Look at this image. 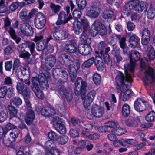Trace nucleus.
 <instances>
[{"mask_svg":"<svg viewBox=\"0 0 155 155\" xmlns=\"http://www.w3.org/2000/svg\"><path fill=\"white\" fill-rule=\"evenodd\" d=\"M125 74V79L123 74L119 72V74L116 77V80L117 83L116 86L117 91L120 93L119 96L124 101H127L129 98L131 94V91L129 87L131 85L132 81V77L133 75Z\"/></svg>","mask_w":155,"mask_h":155,"instance_id":"obj_1","label":"nucleus"},{"mask_svg":"<svg viewBox=\"0 0 155 155\" xmlns=\"http://www.w3.org/2000/svg\"><path fill=\"white\" fill-rule=\"evenodd\" d=\"M87 83L85 81H83L82 78H78L76 81L75 84V93L77 96L81 95L83 100V104L85 108H87L93 101L96 94L94 90L89 92L86 96H84L86 93Z\"/></svg>","mask_w":155,"mask_h":155,"instance_id":"obj_2","label":"nucleus"},{"mask_svg":"<svg viewBox=\"0 0 155 155\" xmlns=\"http://www.w3.org/2000/svg\"><path fill=\"white\" fill-rule=\"evenodd\" d=\"M50 75L47 71L44 74H40L38 78L33 77L32 78V89L36 96L39 98L43 99L44 97L43 94L38 87V83L41 86L44 88L48 89V81Z\"/></svg>","mask_w":155,"mask_h":155,"instance_id":"obj_3","label":"nucleus"},{"mask_svg":"<svg viewBox=\"0 0 155 155\" xmlns=\"http://www.w3.org/2000/svg\"><path fill=\"white\" fill-rule=\"evenodd\" d=\"M16 89L19 93L22 94L24 96L26 107L28 110L27 113L25 116V119L27 124L29 125L32 123L35 118L34 112L31 110V104L27 99L30 95V89L28 87H24L22 83H18L17 84Z\"/></svg>","mask_w":155,"mask_h":155,"instance_id":"obj_4","label":"nucleus"},{"mask_svg":"<svg viewBox=\"0 0 155 155\" xmlns=\"http://www.w3.org/2000/svg\"><path fill=\"white\" fill-rule=\"evenodd\" d=\"M61 57L59 58V61L68 67V71L70 75L71 81L74 82L76 77L77 71L80 68V64L77 62L74 64V59L70 55L63 54Z\"/></svg>","mask_w":155,"mask_h":155,"instance_id":"obj_5","label":"nucleus"},{"mask_svg":"<svg viewBox=\"0 0 155 155\" xmlns=\"http://www.w3.org/2000/svg\"><path fill=\"white\" fill-rule=\"evenodd\" d=\"M148 61L146 58H143L140 61V66L145 70V76L143 78V81L145 85L149 86L152 84L154 80L153 70L147 64Z\"/></svg>","mask_w":155,"mask_h":155,"instance_id":"obj_6","label":"nucleus"},{"mask_svg":"<svg viewBox=\"0 0 155 155\" xmlns=\"http://www.w3.org/2000/svg\"><path fill=\"white\" fill-rule=\"evenodd\" d=\"M129 55L130 59V64H126L124 65L125 73L127 74V76L128 74H132L133 75V72L135 66V62L139 60L140 56L139 52L136 51H132L130 52Z\"/></svg>","mask_w":155,"mask_h":155,"instance_id":"obj_7","label":"nucleus"},{"mask_svg":"<svg viewBox=\"0 0 155 155\" xmlns=\"http://www.w3.org/2000/svg\"><path fill=\"white\" fill-rule=\"evenodd\" d=\"M85 113L87 117L89 119H92L94 117L99 118L103 116L104 109L100 106L94 104L89 109H86Z\"/></svg>","mask_w":155,"mask_h":155,"instance_id":"obj_8","label":"nucleus"},{"mask_svg":"<svg viewBox=\"0 0 155 155\" xmlns=\"http://www.w3.org/2000/svg\"><path fill=\"white\" fill-rule=\"evenodd\" d=\"M90 31L91 35L95 36L98 33L101 35L106 34L107 30L104 25L101 23L98 20H96L92 25Z\"/></svg>","mask_w":155,"mask_h":155,"instance_id":"obj_9","label":"nucleus"},{"mask_svg":"<svg viewBox=\"0 0 155 155\" xmlns=\"http://www.w3.org/2000/svg\"><path fill=\"white\" fill-rule=\"evenodd\" d=\"M82 22L83 25V31L80 37V41L83 44H90L91 42V39L86 32L89 28L88 22L87 19L82 20Z\"/></svg>","mask_w":155,"mask_h":155,"instance_id":"obj_10","label":"nucleus"},{"mask_svg":"<svg viewBox=\"0 0 155 155\" xmlns=\"http://www.w3.org/2000/svg\"><path fill=\"white\" fill-rule=\"evenodd\" d=\"M54 78L61 83H64L67 81L68 74L66 71L62 69L57 68L53 71Z\"/></svg>","mask_w":155,"mask_h":155,"instance_id":"obj_11","label":"nucleus"},{"mask_svg":"<svg viewBox=\"0 0 155 155\" xmlns=\"http://www.w3.org/2000/svg\"><path fill=\"white\" fill-rule=\"evenodd\" d=\"M64 9L66 11L67 15L63 12H60L58 15V19L56 22L57 25H60L67 23L72 17L70 13V7L66 6L64 7Z\"/></svg>","mask_w":155,"mask_h":155,"instance_id":"obj_12","label":"nucleus"},{"mask_svg":"<svg viewBox=\"0 0 155 155\" xmlns=\"http://www.w3.org/2000/svg\"><path fill=\"white\" fill-rule=\"evenodd\" d=\"M35 27L37 28L42 29L46 23L45 18L44 14L41 12L37 13L35 17Z\"/></svg>","mask_w":155,"mask_h":155,"instance_id":"obj_13","label":"nucleus"},{"mask_svg":"<svg viewBox=\"0 0 155 155\" xmlns=\"http://www.w3.org/2000/svg\"><path fill=\"white\" fill-rule=\"evenodd\" d=\"M20 70L21 74L23 76L25 75L27 78V79H24L22 78L20 79L21 82H18V83H22L23 87H27L26 86H25L24 84H25L28 85H29L30 84V81L29 80V78L30 76V71L28 68L23 67H20L19 70Z\"/></svg>","mask_w":155,"mask_h":155,"instance_id":"obj_14","label":"nucleus"},{"mask_svg":"<svg viewBox=\"0 0 155 155\" xmlns=\"http://www.w3.org/2000/svg\"><path fill=\"white\" fill-rule=\"evenodd\" d=\"M54 38L58 40H62L65 38L69 39L72 36L68 33V31L65 29H61L54 32L53 33Z\"/></svg>","mask_w":155,"mask_h":155,"instance_id":"obj_15","label":"nucleus"},{"mask_svg":"<svg viewBox=\"0 0 155 155\" xmlns=\"http://www.w3.org/2000/svg\"><path fill=\"white\" fill-rule=\"evenodd\" d=\"M20 29L21 33L27 36H31L34 31L31 26L28 23H23L20 25Z\"/></svg>","mask_w":155,"mask_h":155,"instance_id":"obj_16","label":"nucleus"},{"mask_svg":"<svg viewBox=\"0 0 155 155\" xmlns=\"http://www.w3.org/2000/svg\"><path fill=\"white\" fill-rule=\"evenodd\" d=\"M147 103L143 100L139 98L136 100L134 104L135 110L139 112L144 111L146 109Z\"/></svg>","mask_w":155,"mask_h":155,"instance_id":"obj_17","label":"nucleus"},{"mask_svg":"<svg viewBox=\"0 0 155 155\" xmlns=\"http://www.w3.org/2000/svg\"><path fill=\"white\" fill-rule=\"evenodd\" d=\"M60 95L63 99L70 101L73 98V92L70 89H63L60 91Z\"/></svg>","mask_w":155,"mask_h":155,"instance_id":"obj_18","label":"nucleus"},{"mask_svg":"<svg viewBox=\"0 0 155 155\" xmlns=\"http://www.w3.org/2000/svg\"><path fill=\"white\" fill-rule=\"evenodd\" d=\"M76 43V41L75 40L69 41V43L66 44L64 46V50L71 53L75 52L77 49V47L75 45Z\"/></svg>","mask_w":155,"mask_h":155,"instance_id":"obj_19","label":"nucleus"},{"mask_svg":"<svg viewBox=\"0 0 155 155\" xmlns=\"http://www.w3.org/2000/svg\"><path fill=\"white\" fill-rule=\"evenodd\" d=\"M100 8L97 6H92L86 12V15L88 16L94 18L97 17L100 12Z\"/></svg>","mask_w":155,"mask_h":155,"instance_id":"obj_20","label":"nucleus"},{"mask_svg":"<svg viewBox=\"0 0 155 155\" xmlns=\"http://www.w3.org/2000/svg\"><path fill=\"white\" fill-rule=\"evenodd\" d=\"M78 51L81 55H87L91 53L92 48L91 47L88 45H83L79 46Z\"/></svg>","mask_w":155,"mask_h":155,"instance_id":"obj_21","label":"nucleus"},{"mask_svg":"<svg viewBox=\"0 0 155 155\" xmlns=\"http://www.w3.org/2000/svg\"><path fill=\"white\" fill-rule=\"evenodd\" d=\"M56 62V58L53 55L48 56L46 58L45 65L47 70L50 69L54 64Z\"/></svg>","mask_w":155,"mask_h":155,"instance_id":"obj_22","label":"nucleus"},{"mask_svg":"<svg viewBox=\"0 0 155 155\" xmlns=\"http://www.w3.org/2000/svg\"><path fill=\"white\" fill-rule=\"evenodd\" d=\"M150 38V33L147 28H144L143 31L142 35L141 43L143 45H147Z\"/></svg>","mask_w":155,"mask_h":155,"instance_id":"obj_23","label":"nucleus"},{"mask_svg":"<svg viewBox=\"0 0 155 155\" xmlns=\"http://www.w3.org/2000/svg\"><path fill=\"white\" fill-rule=\"evenodd\" d=\"M8 116L6 107L3 105H0V122L5 121Z\"/></svg>","mask_w":155,"mask_h":155,"instance_id":"obj_24","label":"nucleus"},{"mask_svg":"<svg viewBox=\"0 0 155 155\" xmlns=\"http://www.w3.org/2000/svg\"><path fill=\"white\" fill-rule=\"evenodd\" d=\"M94 62L98 70L102 71L103 70L104 65L102 59L100 56H96L94 58Z\"/></svg>","mask_w":155,"mask_h":155,"instance_id":"obj_25","label":"nucleus"},{"mask_svg":"<svg viewBox=\"0 0 155 155\" xmlns=\"http://www.w3.org/2000/svg\"><path fill=\"white\" fill-rule=\"evenodd\" d=\"M41 114L45 117H50L55 114V112L53 109L48 107H45L42 109Z\"/></svg>","mask_w":155,"mask_h":155,"instance_id":"obj_26","label":"nucleus"},{"mask_svg":"<svg viewBox=\"0 0 155 155\" xmlns=\"http://www.w3.org/2000/svg\"><path fill=\"white\" fill-rule=\"evenodd\" d=\"M105 126L109 130V132H111L113 133L114 129L118 127L119 125L118 123L114 121H109L105 123Z\"/></svg>","mask_w":155,"mask_h":155,"instance_id":"obj_27","label":"nucleus"},{"mask_svg":"<svg viewBox=\"0 0 155 155\" xmlns=\"http://www.w3.org/2000/svg\"><path fill=\"white\" fill-rule=\"evenodd\" d=\"M84 19H86L84 18L81 20L82 21ZM81 24L83 26L82 22L81 23L78 19H76L73 22V29L74 31V32L77 34H79L80 32L81 31Z\"/></svg>","mask_w":155,"mask_h":155,"instance_id":"obj_28","label":"nucleus"},{"mask_svg":"<svg viewBox=\"0 0 155 155\" xmlns=\"http://www.w3.org/2000/svg\"><path fill=\"white\" fill-rule=\"evenodd\" d=\"M146 53L150 60H153L155 57L154 49L151 45L148 46L146 49Z\"/></svg>","mask_w":155,"mask_h":155,"instance_id":"obj_29","label":"nucleus"},{"mask_svg":"<svg viewBox=\"0 0 155 155\" xmlns=\"http://www.w3.org/2000/svg\"><path fill=\"white\" fill-rule=\"evenodd\" d=\"M138 3V0H132L126 3L124 7V10L129 11L134 9V5Z\"/></svg>","mask_w":155,"mask_h":155,"instance_id":"obj_30","label":"nucleus"},{"mask_svg":"<svg viewBox=\"0 0 155 155\" xmlns=\"http://www.w3.org/2000/svg\"><path fill=\"white\" fill-rule=\"evenodd\" d=\"M10 104L11 105H15L16 106L21 105L22 103V99L19 97L16 96L11 99L10 101Z\"/></svg>","mask_w":155,"mask_h":155,"instance_id":"obj_31","label":"nucleus"},{"mask_svg":"<svg viewBox=\"0 0 155 155\" xmlns=\"http://www.w3.org/2000/svg\"><path fill=\"white\" fill-rule=\"evenodd\" d=\"M122 114L125 117H127L129 115L130 113V110L129 105L127 104H124L122 107Z\"/></svg>","mask_w":155,"mask_h":155,"instance_id":"obj_32","label":"nucleus"},{"mask_svg":"<svg viewBox=\"0 0 155 155\" xmlns=\"http://www.w3.org/2000/svg\"><path fill=\"white\" fill-rule=\"evenodd\" d=\"M145 120L148 122H152L155 120V112L153 110L149 112L145 117Z\"/></svg>","mask_w":155,"mask_h":155,"instance_id":"obj_33","label":"nucleus"},{"mask_svg":"<svg viewBox=\"0 0 155 155\" xmlns=\"http://www.w3.org/2000/svg\"><path fill=\"white\" fill-rule=\"evenodd\" d=\"M8 108L10 116L11 117H16L17 114V110L12 105H9L8 106Z\"/></svg>","mask_w":155,"mask_h":155,"instance_id":"obj_34","label":"nucleus"},{"mask_svg":"<svg viewBox=\"0 0 155 155\" xmlns=\"http://www.w3.org/2000/svg\"><path fill=\"white\" fill-rule=\"evenodd\" d=\"M134 9L138 11V12H142L145 8V5L144 3L143 2H139L138 0V3L134 5Z\"/></svg>","mask_w":155,"mask_h":155,"instance_id":"obj_35","label":"nucleus"},{"mask_svg":"<svg viewBox=\"0 0 155 155\" xmlns=\"http://www.w3.org/2000/svg\"><path fill=\"white\" fill-rule=\"evenodd\" d=\"M19 134V130L17 129L16 130H12L10 133V140L11 142L15 141L16 138L18 137Z\"/></svg>","mask_w":155,"mask_h":155,"instance_id":"obj_36","label":"nucleus"},{"mask_svg":"<svg viewBox=\"0 0 155 155\" xmlns=\"http://www.w3.org/2000/svg\"><path fill=\"white\" fill-rule=\"evenodd\" d=\"M94 60V58L92 57L91 58L84 61L82 65V67L83 69L88 68L93 64Z\"/></svg>","mask_w":155,"mask_h":155,"instance_id":"obj_37","label":"nucleus"},{"mask_svg":"<svg viewBox=\"0 0 155 155\" xmlns=\"http://www.w3.org/2000/svg\"><path fill=\"white\" fill-rule=\"evenodd\" d=\"M9 32L11 38L15 40L17 44H18L20 41L21 38L19 37H17L16 36L15 32L12 28H10Z\"/></svg>","mask_w":155,"mask_h":155,"instance_id":"obj_38","label":"nucleus"},{"mask_svg":"<svg viewBox=\"0 0 155 155\" xmlns=\"http://www.w3.org/2000/svg\"><path fill=\"white\" fill-rule=\"evenodd\" d=\"M105 44L104 42H100L98 45L97 50H96L95 52L97 54H99L102 56L103 51L105 47Z\"/></svg>","mask_w":155,"mask_h":155,"instance_id":"obj_39","label":"nucleus"},{"mask_svg":"<svg viewBox=\"0 0 155 155\" xmlns=\"http://www.w3.org/2000/svg\"><path fill=\"white\" fill-rule=\"evenodd\" d=\"M5 0H0V13H5L8 10V8L5 4Z\"/></svg>","mask_w":155,"mask_h":155,"instance_id":"obj_40","label":"nucleus"},{"mask_svg":"<svg viewBox=\"0 0 155 155\" xmlns=\"http://www.w3.org/2000/svg\"><path fill=\"white\" fill-rule=\"evenodd\" d=\"M147 16L149 19H153L155 16V9L153 7H150L147 11Z\"/></svg>","mask_w":155,"mask_h":155,"instance_id":"obj_41","label":"nucleus"},{"mask_svg":"<svg viewBox=\"0 0 155 155\" xmlns=\"http://www.w3.org/2000/svg\"><path fill=\"white\" fill-rule=\"evenodd\" d=\"M114 12L110 10H105L102 15L103 17L105 19H109L111 18L114 15Z\"/></svg>","mask_w":155,"mask_h":155,"instance_id":"obj_42","label":"nucleus"},{"mask_svg":"<svg viewBox=\"0 0 155 155\" xmlns=\"http://www.w3.org/2000/svg\"><path fill=\"white\" fill-rule=\"evenodd\" d=\"M81 135L84 137L91 140H96L99 137V135L97 134H93L88 136H87L84 134V130L81 132Z\"/></svg>","mask_w":155,"mask_h":155,"instance_id":"obj_43","label":"nucleus"},{"mask_svg":"<svg viewBox=\"0 0 155 155\" xmlns=\"http://www.w3.org/2000/svg\"><path fill=\"white\" fill-rule=\"evenodd\" d=\"M127 16L131 15V18L132 21H135L139 19L140 17L139 15L136 13H135L132 12H129L127 13Z\"/></svg>","mask_w":155,"mask_h":155,"instance_id":"obj_44","label":"nucleus"},{"mask_svg":"<svg viewBox=\"0 0 155 155\" xmlns=\"http://www.w3.org/2000/svg\"><path fill=\"white\" fill-rule=\"evenodd\" d=\"M20 61L18 59H16L14 60V64L13 67V70H15L16 72L17 73V74L19 75V74H18L17 72L19 71V69L20 68V67H21L20 66Z\"/></svg>","mask_w":155,"mask_h":155,"instance_id":"obj_45","label":"nucleus"},{"mask_svg":"<svg viewBox=\"0 0 155 155\" xmlns=\"http://www.w3.org/2000/svg\"><path fill=\"white\" fill-rule=\"evenodd\" d=\"M92 78L94 83L98 85L100 84L101 77L99 74L97 73L94 74L93 75Z\"/></svg>","mask_w":155,"mask_h":155,"instance_id":"obj_46","label":"nucleus"},{"mask_svg":"<svg viewBox=\"0 0 155 155\" xmlns=\"http://www.w3.org/2000/svg\"><path fill=\"white\" fill-rule=\"evenodd\" d=\"M46 45L47 44L43 40L42 42H38L37 43L36 48L38 51H41L44 49Z\"/></svg>","mask_w":155,"mask_h":155,"instance_id":"obj_47","label":"nucleus"},{"mask_svg":"<svg viewBox=\"0 0 155 155\" xmlns=\"http://www.w3.org/2000/svg\"><path fill=\"white\" fill-rule=\"evenodd\" d=\"M68 137L65 135H63L59 138L58 137L57 140L58 142L62 145L65 144L68 142Z\"/></svg>","mask_w":155,"mask_h":155,"instance_id":"obj_48","label":"nucleus"},{"mask_svg":"<svg viewBox=\"0 0 155 155\" xmlns=\"http://www.w3.org/2000/svg\"><path fill=\"white\" fill-rule=\"evenodd\" d=\"M45 147L46 150H53V148H56L54 147V144L52 141L48 140L46 142L45 144Z\"/></svg>","mask_w":155,"mask_h":155,"instance_id":"obj_49","label":"nucleus"},{"mask_svg":"<svg viewBox=\"0 0 155 155\" xmlns=\"http://www.w3.org/2000/svg\"><path fill=\"white\" fill-rule=\"evenodd\" d=\"M56 129L58 132L61 134H65L66 131V129L64 123L57 126Z\"/></svg>","mask_w":155,"mask_h":155,"instance_id":"obj_50","label":"nucleus"},{"mask_svg":"<svg viewBox=\"0 0 155 155\" xmlns=\"http://www.w3.org/2000/svg\"><path fill=\"white\" fill-rule=\"evenodd\" d=\"M76 3L79 8L81 9H84L87 4L86 0H77Z\"/></svg>","mask_w":155,"mask_h":155,"instance_id":"obj_51","label":"nucleus"},{"mask_svg":"<svg viewBox=\"0 0 155 155\" xmlns=\"http://www.w3.org/2000/svg\"><path fill=\"white\" fill-rule=\"evenodd\" d=\"M45 155H60V153L56 148H53V150H46Z\"/></svg>","mask_w":155,"mask_h":155,"instance_id":"obj_52","label":"nucleus"},{"mask_svg":"<svg viewBox=\"0 0 155 155\" xmlns=\"http://www.w3.org/2000/svg\"><path fill=\"white\" fill-rule=\"evenodd\" d=\"M126 40V38L124 37H123L121 39H120V47L124 50L123 52L124 54L127 53V51L125 50Z\"/></svg>","mask_w":155,"mask_h":155,"instance_id":"obj_53","label":"nucleus"},{"mask_svg":"<svg viewBox=\"0 0 155 155\" xmlns=\"http://www.w3.org/2000/svg\"><path fill=\"white\" fill-rule=\"evenodd\" d=\"M53 121L54 124H56L57 126L64 123V120L61 118L58 117H54Z\"/></svg>","mask_w":155,"mask_h":155,"instance_id":"obj_54","label":"nucleus"},{"mask_svg":"<svg viewBox=\"0 0 155 155\" xmlns=\"http://www.w3.org/2000/svg\"><path fill=\"white\" fill-rule=\"evenodd\" d=\"M5 129L7 131H8L10 130H16L18 129L17 128V126L14 124H12L11 123H8L6 125L5 127Z\"/></svg>","mask_w":155,"mask_h":155,"instance_id":"obj_55","label":"nucleus"},{"mask_svg":"<svg viewBox=\"0 0 155 155\" xmlns=\"http://www.w3.org/2000/svg\"><path fill=\"white\" fill-rule=\"evenodd\" d=\"M48 137L50 139L53 140H56L58 137L56 134L53 131H50L48 134Z\"/></svg>","mask_w":155,"mask_h":155,"instance_id":"obj_56","label":"nucleus"},{"mask_svg":"<svg viewBox=\"0 0 155 155\" xmlns=\"http://www.w3.org/2000/svg\"><path fill=\"white\" fill-rule=\"evenodd\" d=\"M126 132V130L124 129L118 127L115 129V131L114 130L113 133H115L118 135H120Z\"/></svg>","mask_w":155,"mask_h":155,"instance_id":"obj_57","label":"nucleus"},{"mask_svg":"<svg viewBox=\"0 0 155 155\" xmlns=\"http://www.w3.org/2000/svg\"><path fill=\"white\" fill-rule=\"evenodd\" d=\"M6 94L9 97H11L14 95L15 89L12 87H9L7 89L6 87Z\"/></svg>","mask_w":155,"mask_h":155,"instance_id":"obj_58","label":"nucleus"},{"mask_svg":"<svg viewBox=\"0 0 155 155\" xmlns=\"http://www.w3.org/2000/svg\"><path fill=\"white\" fill-rule=\"evenodd\" d=\"M92 129V126L90 124H87L84 127V128L83 129L81 132L84 130V134L88 132L91 130Z\"/></svg>","mask_w":155,"mask_h":155,"instance_id":"obj_59","label":"nucleus"},{"mask_svg":"<svg viewBox=\"0 0 155 155\" xmlns=\"http://www.w3.org/2000/svg\"><path fill=\"white\" fill-rule=\"evenodd\" d=\"M6 87L3 86L0 88V98H4L6 95Z\"/></svg>","mask_w":155,"mask_h":155,"instance_id":"obj_60","label":"nucleus"},{"mask_svg":"<svg viewBox=\"0 0 155 155\" xmlns=\"http://www.w3.org/2000/svg\"><path fill=\"white\" fill-rule=\"evenodd\" d=\"M124 123L126 125L129 127L136 126L137 125V123L135 121L127 120L124 121Z\"/></svg>","mask_w":155,"mask_h":155,"instance_id":"obj_61","label":"nucleus"},{"mask_svg":"<svg viewBox=\"0 0 155 155\" xmlns=\"http://www.w3.org/2000/svg\"><path fill=\"white\" fill-rule=\"evenodd\" d=\"M69 135L71 137H74L79 136V133L77 131L74 129H71L69 132Z\"/></svg>","mask_w":155,"mask_h":155,"instance_id":"obj_62","label":"nucleus"},{"mask_svg":"<svg viewBox=\"0 0 155 155\" xmlns=\"http://www.w3.org/2000/svg\"><path fill=\"white\" fill-rule=\"evenodd\" d=\"M27 46L30 49L31 53L33 54L35 51V43L34 42H29L28 43Z\"/></svg>","mask_w":155,"mask_h":155,"instance_id":"obj_63","label":"nucleus"},{"mask_svg":"<svg viewBox=\"0 0 155 155\" xmlns=\"http://www.w3.org/2000/svg\"><path fill=\"white\" fill-rule=\"evenodd\" d=\"M72 15L75 18H79L81 15V12L78 9L74 10L72 13Z\"/></svg>","mask_w":155,"mask_h":155,"instance_id":"obj_64","label":"nucleus"}]
</instances>
